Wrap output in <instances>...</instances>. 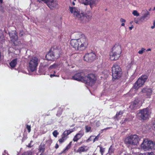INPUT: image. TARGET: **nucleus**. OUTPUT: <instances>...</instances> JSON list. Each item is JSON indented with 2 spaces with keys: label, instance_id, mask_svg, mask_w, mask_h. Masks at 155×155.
I'll return each instance as SVG.
<instances>
[{
  "label": "nucleus",
  "instance_id": "1",
  "mask_svg": "<svg viewBox=\"0 0 155 155\" xmlns=\"http://www.w3.org/2000/svg\"><path fill=\"white\" fill-rule=\"evenodd\" d=\"M96 80V77L94 74H89L85 76L84 72L80 73L78 72V81L84 82L87 85L92 86L95 83Z\"/></svg>",
  "mask_w": 155,
  "mask_h": 155
},
{
  "label": "nucleus",
  "instance_id": "2",
  "mask_svg": "<svg viewBox=\"0 0 155 155\" xmlns=\"http://www.w3.org/2000/svg\"><path fill=\"white\" fill-rule=\"evenodd\" d=\"M88 43L84 35L81 32H78V50L82 51L87 48Z\"/></svg>",
  "mask_w": 155,
  "mask_h": 155
},
{
  "label": "nucleus",
  "instance_id": "3",
  "mask_svg": "<svg viewBox=\"0 0 155 155\" xmlns=\"http://www.w3.org/2000/svg\"><path fill=\"white\" fill-rule=\"evenodd\" d=\"M39 61L36 57H33L28 63V69L31 71L33 72L37 70Z\"/></svg>",
  "mask_w": 155,
  "mask_h": 155
},
{
  "label": "nucleus",
  "instance_id": "4",
  "mask_svg": "<svg viewBox=\"0 0 155 155\" xmlns=\"http://www.w3.org/2000/svg\"><path fill=\"white\" fill-rule=\"evenodd\" d=\"M92 18V13L90 11H87L86 13L78 12V20L82 23L89 21Z\"/></svg>",
  "mask_w": 155,
  "mask_h": 155
},
{
  "label": "nucleus",
  "instance_id": "5",
  "mask_svg": "<svg viewBox=\"0 0 155 155\" xmlns=\"http://www.w3.org/2000/svg\"><path fill=\"white\" fill-rule=\"evenodd\" d=\"M140 138L137 135H131L126 138L125 140V143L133 146H137L139 143Z\"/></svg>",
  "mask_w": 155,
  "mask_h": 155
},
{
  "label": "nucleus",
  "instance_id": "6",
  "mask_svg": "<svg viewBox=\"0 0 155 155\" xmlns=\"http://www.w3.org/2000/svg\"><path fill=\"white\" fill-rule=\"evenodd\" d=\"M113 79H116L121 77L122 70L120 67L117 64H114L112 68Z\"/></svg>",
  "mask_w": 155,
  "mask_h": 155
},
{
  "label": "nucleus",
  "instance_id": "7",
  "mask_svg": "<svg viewBox=\"0 0 155 155\" xmlns=\"http://www.w3.org/2000/svg\"><path fill=\"white\" fill-rule=\"evenodd\" d=\"M141 147L145 150H154L155 148V142L148 140L147 139H145L141 144Z\"/></svg>",
  "mask_w": 155,
  "mask_h": 155
},
{
  "label": "nucleus",
  "instance_id": "8",
  "mask_svg": "<svg viewBox=\"0 0 155 155\" xmlns=\"http://www.w3.org/2000/svg\"><path fill=\"white\" fill-rule=\"evenodd\" d=\"M148 77L146 75H142L139 78L135 83L133 87L130 90L131 92L133 89L137 90L140 87H141L146 81Z\"/></svg>",
  "mask_w": 155,
  "mask_h": 155
},
{
  "label": "nucleus",
  "instance_id": "9",
  "mask_svg": "<svg viewBox=\"0 0 155 155\" xmlns=\"http://www.w3.org/2000/svg\"><path fill=\"white\" fill-rule=\"evenodd\" d=\"M149 114V109L147 108L140 110L137 113V116L140 119L144 120L148 118Z\"/></svg>",
  "mask_w": 155,
  "mask_h": 155
},
{
  "label": "nucleus",
  "instance_id": "10",
  "mask_svg": "<svg viewBox=\"0 0 155 155\" xmlns=\"http://www.w3.org/2000/svg\"><path fill=\"white\" fill-rule=\"evenodd\" d=\"M83 57L85 61L89 62L94 61L97 58L95 53L93 51L86 54Z\"/></svg>",
  "mask_w": 155,
  "mask_h": 155
},
{
  "label": "nucleus",
  "instance_id": "11",
  "mask_svg": "<svg viewBox=\"0 0 155 155\" xmlns=\"http://www.w3.org/2000/svg\"><path fill=\"white\" fill-rule=\"evenodd\" d=\"M99 2V0H81L80 2L85 5H89L91 8L95 6Z\"/></svg>",
  "mask_w": 155,
  "mask_h": 155
},
{
  "label": "nucleus",
  "instance_id": "12",
  "mask_svg": "<svg viewBox=\"0 0 155 155\" xmlns=\"http://www.w3.org/2000/svg\"><path fill=\"white\" fill-rule=\"evenodd\" d=\"M8 34L10 38L11 41L15 45H17L16 42L18 40V36L16 31H9L8 32Z\"/></svg>",
  "mask_w": 155,
  "mask_h": 155
},
{
  "label": "nucleus",
  "instance_id": "13",
  "mask_svg": "<svg viewBox=\"0 0 155 155\" xmlns=\"http://www.w3.org/2000/svg\"><path fill=\"white\" fill-rule=\"evenodd\" d=\"M45 1L48 7L51 10L54 9L58 5V2L57 0H47Z\"/></svg>",
  "mask_w": 155,
  "mask_h": 155
},
{
  "label": "nucleus",
  "instance_id": "14",
  "mask_svg": "<svg viewBox=\"0 0 155 155\" xmlns=\"http://www.w3.org/2000/svg\"><path fill=\"white\" fill-rule=\"evenodd\" d=\"M141 105L138 100H135L132 102L129 107L131 109L135 110L139 108Z\"/></svg>",
  "mask_w": 155,
  "mask_h": 155
},
{
  "label": "nucleus",
  "instance_id": "15",
  "mask_svg": "<svg viewBox=\"0 0 155 155\" xmlns=\"http://www.w3.org/2000/svg\"><path fill=\"white\" fill-rule=\"evenodd\" d=\"M122 50L120 45L118 44H116L112 48V52L120 54Z\"/></svg>",
  "mask_w": 155,
  "mask_h": 155
},
{
  "label": "nucleus",
  "instance_id": "16",
  "mask_svg": "<svg viewBox=\"0 0 155 155\" xmlns=\"http://www.w3.org/2000/svg\"><path fill=\"white\" fill-rule=\"evenodd\" d=\"M120 56V54L111 52L110 54V59L112 61L117 60Z\"/></svg>",
  "mask_w": 155,
  "mask_h": 155
},
{
  "label": "nucleus",
  "instance_id": "17",
  "mask_svg": "<svg viewBox=\"0 0 155 155\" xmlns=\"http://www.w3.org/2000/svg\"><path fill=\"white\" fill-rule=\"evenodd\" d=\"M141 91L143 93H146V95L148 96H150L152 92V89L149 88L144 87L141 90Z\"/></svg>",
  "mask_w": 155,
  "mask_h": 155
},
{
  "label": "nucleus",
  "instance_id": "18",
  "mask_svg": "<svg viewBox=\"0 0 155 155\" xmlns=\"http://www.w3.org/2000/svg\"><path fill=\"white\" fill-rule=\"evenodd\" d=\"M150 13L147 11L146 13H145L143 16H142L140 18V20L143 21L144 20H147L150 18Z\"/></svg>",
  "mask_w": 155,
  "mask_h": 155
},
{
  "label": "nucleus",
  "instance_id": "19",
  "mask_svg": "<svg viewBox=\"0 0 155 155\" xmlns=\"http://www.w3.org/2000/svg\"><path fill=\"white\" fill-rule=\"evenodd\" d=\"M69 9L71 12L73 13L74 16H78V9L77 7H69Z\"/></svg>",
  "mask_w": 155,
  "mask_h": 155
},
{
  "label": "nucleus",
  "instance_id": "20",
  "mask_svg": "<svg viewBox=\"0 0 155 155\" xmlns=\"http://www.w3.org/2000/svg\"><path fill=\"white\" fill-rule=\"evenodd\" d=\"M18 59L15 58L12 60L9 63L10 66L12 69L14 68L15 67L17 64Z\"/></svg>",
  "mask_w": 155,
  "mask_h": 155
},
{
  "label": "nucleus",
  "instance_id": "21",
  "mask_svg": "<svg viewBox=\"0 0 155 155\" xmlns=\"http://www.w3.org/2000/svg\"><path fill=\"white\" fill-rule=\"evenodd\" d=\"M70 44L75 49H78V39H72Z\"/></svg>",
  "mask_w": 155,
  "mask_h": 155
},
{
  "label": "nucleus",
  "instance_id": "22",
  "mask_svg": "<svg viewBox=\"0 0 155 155\" xmlns=\"http://www.w3.org/2000/svg\"><path fill=\"white\" fill-rule=\"evenodd\" d=\"M60 52L59 50L58 49H54L52 54V56L54 57L55 58H57L60 56Z\"/></svg>",
  "mask_w": 155,
  "mask_h": 155
},
{
  "label": "nucleus",
  "instance_id": "23",
  "mask_svg": "<svg viewBox=\"0 0 155 155\" xmlns=\"http://www.w3.org/2000/svg\"><path fill=\"white\" fill-rule=\"evenodd\" d=\"M45 149V146L44 144L41 143L39 146V151L40 152L43 153L44 152Z\"/></svg>",
  "mask_w": 155,
  "mask_h": 155
},
{
  "label": "nucleus",
  "instance_id": "24",
  "mask_svg": "<svg viewBox=\"0 0 155 155\" xmlns=\"http://www.w3.org/2000/svg\"><path fill=\"white\" fill-rule=\"evenodd\" d=\"M74 75L71 78V79L78 81V72L77 71H75L74 72H73L72 73V74H74Z\"/></svg>",
  "mask_w": 155,
  "mask_h": 155
},
{
  "label": "nucleus",
  "instance_id": "25",
  "mask_svg": "<svg viewBox=\"0 0 155 155\" xmlns=\"http://www.w3.org/2000/svg\"><path fill=\"white\" fill-rule=\"evenodd\" d=\"M72 132V131L70 130H66L64 131L62 135L67 138V136Z\"/></svg>",
  "mask_w": 155,
  "mask_h": 155
},
{
  "label": "nucleus",
  "instance_id": "26",
  "mask_svg": "<svg viewBox=\"0 0 155 155\" xmlns=\"http://www.w3.org/2000/svg\"><path fill=\"white\" fill-rule=\"evenodd\" d=\"M71 143L72 142H70L69 144L65 147V149H64L63 151L61 153V154L62 153L65 152L66 150H68L71 147Z\"/></svg>",
  "mask_w": 155,
  "mask_h": 155
},
{
  "label": "nucleus",
  "instance_id": "27",
  "mask_svg": "<svg viewBox=\"0 0 155 155\" xmlns=\"http://www.w3.org/2000/svg\"><path fill=\"white\" fill-rule=\"evenodd\" d=\"M87 148L86 146L81 147L78 149V152H84L87 150Z\"/></svg>",
  "mask_w": 155,
  "mask_h": 155
},
{
  "label": "nucleus",
  "instance_id": "28",
  "mask_svg": "<svg viewBox=\"0 0 155 155\" xmlns=\"http://www.w3.org/2000/svg\"><path fill=\"white\" fill-rule=\"evenodd\" d=\"M123 113V112L122 111H120L118 112H117L115 116L114 117V119H117L118 117H119V115H121Z\"/></svg>",
  "mask_w": 155,
  "mask_h": 155
},
{
  "label": "nucleus",
  "instance_id": "29",
  "mask_svg": "<svg viewBox=\"0 0 155 155\" xmlns=\"http://www.w3.org/2000/svg\"><path fill=\"white\" fill-rule=\"evenodd\" d=\"M52 143V140L51 139H49L46 140V144L48 147H50Z\"/></svg>",
  "mask_w": 155,
  "mask_h": 155
},
{
  "label": "nucleus",
  "instance_id": "30",
  "mask_svg": "<svg viewBox=\"0 0 155 155\" xmlns=\"http://www.w3.org/2000/svg\"><path fill=\"white\" fill-rule=\"evenodd\" d=\"M67 139V137H65L63 135H62V138L58 140V141L60 143L63 142Z\"/></svg>",
  "mask_w": 155,
  "mask_h": 155
},
{
  "label": "nucleus",
  "instance_id": "31",
  "mask_svg": "<svg viewBox=\"0 0 155 155\" xmlns=\"http://www.w3.org/2000/svg\"><path fill=\"white\" fill-rule=\"evenodd\" d=\"M153 153L152 152H151L150 153L148 152L143 153H140V154H139L138 155H153Z\"/></svg>",
  "mask_w": 155,
  "mask_h": 155
},
{
  "label": "nucleus",
  "instance_id": "32",
  "mask_svg": "<svg viewBox=\"0 0 155 155\" xmlns=\"http://www.w3.org/2000/svg\"><path fill=\"white\" fill-rule=\"evenodd\" d=\"M84 134L83 131H80L78 133V140L83 136Z\"/></svg>",
  "mask_w": 155,
  "mask_h": 155
},
{
  "label": "nucleus",
  "instance_id": "33",
  "mask_svg": "<svg viewBox=\"0 0 155 155\" xmlns=\"http://www.w3.org/2000/svg\"><path fill=\"white\" fill-rule=\"evenodd\" d=\"M32 152L30 151H28L23 153L22 155H32Z\"/></svg>",
  "mask_w": 155,
  "mask_h": 155
},
{
  "label": "nucleus",
  "instance_id": "34",
  "mask_svg": "<svg viewBox=\"0 0 155 155\" xmlns=\"http://www.w3.org/2000/svg\"><path fill=\"white\" fill-rule=\"evenodd\" d=\"M52 134L54 137H57V135L59 133L58 132L57 130H55L53 132Z\"/></svg>",
  "mask_w": 155,
  "mask_h": 155
},
{
  "label": "nucleus",
  "instance_id": "35",
  "mask_svg": "<svg viewBox=\"0 0 155 155\" xmlns=\"http://www.w3.org/2000/svg\"><path fill=\"white\" fill-rule=\"evenodd\" d=\"M145 50L146 49L145 48H141L140 50L138 51V53L140 54H142Z\"/></svg>",
  "mask_w": 155,
  "mask_h": 155
},
{
  "label": "nucleus",
  "instance_id": "36",
  "mask_svg": "<svg viewBox=\"0 0 155 155\" xmlns=\"http://www.w3.org/2000/svg\"><path fill=\"white\" fill-rule=\"evenodd\" d=\"M86 131V132H88L90 131L91 127L88 126H86L85 127Z\"/></svg>",
  "mask_w": 155,
  "mask_h": 155
},
{
  "label": "nucleus",
  "instance_id": "37",
  "mask_svg": "<svg viewBox=\"0 0 155 155\" xmlns=\"http://www.w3.org/2000/svg\"><path fill=\"white\" fill-rule=\"evenodd\" d=\"M132 14L134 16H138L139 15V14L138 13V12L136 10H134Z\"/></svg>",
  "mask_w": 155,
  "mask_h": 155
},
{
  "label": "nucleus",
  "instance_id": "38",
  "mask_svg": "<svg viewBox=\"0 0 155 155\" xmlns=\"http://www.w3.org/2000/svg\"><path fill=\"white\" fill-rule=\"evenodd\" d=\"M26 128L28 130V132L30 133L31 131V127L30 125H26Z\"/></svg>",
  "mask_w": 155,
  "mask_h": 155
},
{
  "label": "nucleus",
  "instance_id": "39",
  "mask_svg": "<svg viewBox=\"0 0 155 155\" xmlns=\"http://www.w3.org/2000/svg\"><path fill=\"white\" fill-rule=\"evenodd\" d=\"M114 151V150L112 147L111 146L109 149V153L110 154H111L113 153Z\"/></svg>",
  "mask_w": 155,
  "mask_h": 155
},
{
  "label": "nucleus",
  "instance_id": "40",
  "mask_svg": "<svg viewBox=\"0 0 155 155\" xmlns=\"http://www.w3.org/2000/svg\"><path fill=\"white\" fill-rule=\"evenodd\" d=\"M100 151L102 155H103V153L104 152V148H103L102 147H100Z\"/></svg>",
  "mask_w": 155,
  "mask_h": 155
},
{
  "label": "nucleus",
  "instance_id": "41",
  "mask_svg": "<svg viewBox=\"0 0 155 155\" xmlns=\"http://www.w3.org/2000/svg\"><path fill=\"white\" fill-rule=\"evenodd\" d=\"M62 114V111L61 110H58L56 114V115L58 117H60Z\"/></svg>",
  "mask_w": 155,
  "mask_h": 155
},
{
  "label": "nucleus",
  "instance_id": "42",
  "mask_svg": "<svg viewBox=\"0 0 155 155\" xmlns=\"http://www.w3.org/2000/svg\"><path fill=\"white\" fill-rule=\"evenodd\" d=\"M73 140L74 141H77L78 140V134H76Z\"/></svg>",
  "mask_w": 155,
  "mask_h": 155
},
{
  "label": "nucleus",
  "instance_id": "43",
  "mask_svg": "<svg viewBox=\"0 0 155 155\" xmlns=\"http://www.w3.org/2000/svg\"><path fill=\"white\" fill-rule=\"evenodd\" d=\"M0 11L2 13H3L4 11V8L2 5H0Z\"/></svg>",
  "mask_w": 155,
  "mask_h": 155
},
{
  "label": "nucleus",
  "instance_id": "44",
  "mask_svg": "<svg viewBox=\"0 0 155 155\" xmlns=\"http://www.w3.org/2000/svg\"><path fill=\"white\" fill-rule=\"evenodd\" d=\"M140 21H141V20H140V18L139 19L135 20H134V22L137 24H139V22Z\"/></svg>",
  "mask_w": 155,
  "mask_h": 155
},
{
  "label": "nucleus",
  "instance_id": "45",
  "mask_svg": "<svg viewBox=\"0 0 155 155\" xmlns=\"http://www.w3.org/2000/svg\"><path fill=\"white\" fill-rule=\"evenodd\" d=\"M24 32L23 31H21L19 33V35L20 36H22L24 35Z\"/></svg>",
  "mask_w": 155,
  "mask_h": 155
},
{
  "label": "nucleus",
  "instance_id": "46",
  "mask_svg": "<svg viewBox=\"0 0 155 155\" xmlns=\"http://www.w3.org/2000/svg\"><path fill=\"white\" fill-rule=\"evenodd\" d=\"M120 21L122 23H125L126 22V20L124 19L121 18L120 19Z\"/></svg>",
  "mask_w": 155,
  "mask_h": 155
},
{
  "label": "nucleus",
  "instance_id": "47",
  "mask_svg": "<svg viewBox=\"0 0 155 155\" xmlns=\"http://www.w3.org/2000/svg\"><path fill=\"white\" fill-rule=\"evenodd\" d=\"M98 136L96 137L94 139L93 142H94L95 141H97L98 140Z\"/></svg>",
  "mask_w": 155,
  "mask_h": 155
},
{
  "label": "nucleus",
  "instance_id": "48",
  "mask_svg": "<svg viewBox=\"0 0 155 155\" xmlns=\"http://www.w3.org/2000/svg\"><path fill=\"white\" fill-rule=\"evenodd\" d=\"M50 76L51 78H52L53 77H54V76H56V77H58L59 76L58 75L57 76L56 75H55L54 74H51Z\"/></svg>",
  "mask_w": 155,
  "mask_h": 155
},
{
  "label": "nucleus",
  "instance_id": "49",
  "mask_svg": "<svg viewBox=\"0 0 155 155\" xmlns=\"http://www.w3.org/2000/svg\"><path fill=\"white\" fill-rule=\"evenodd\" d=\"M39 2H41V1L45 3V0H37ZM47 0H45V1H46Z\"/></svg>",
  "mask_w": 155,
  "mask_h": 155
},
{
  "label": "nucleus",
  "instance_id": "50",
  "mask_svg": "<svg viewBox=\"0 0 155 155\" xmlns=\"http://www.w3.org/2000/svg\"><path fill=\"white\" fill-rule=\"evenodd\" d=\"M58 147H59L57 143H56L55 146V148L57 149H58Z\"/></svg>",
  "mask_w": 155,
  "mask_h": 155
},
{
  "label": "nucleus",
  "instance_id": "51",
  "mask_svg": "<svg viewBox=\"0 0 155 155\" xmlns=\"http://www.w3.org/2000/svg\"><path fill=\"white\" fill-rule=\"evenodd\" d=\"M54 66H55V65L54 64H53L52 65H51L50 66V68H53L54 67Z\"/></svg>",
  "mask_w": 155,
  "mask_h": 155
},
{
  "label": "nucleus",
  "instance_id": "52",
  "mask_svg": "<svg viewBox=\"0 0 155 155\" xmlns=\"http://www.w3.org/2000/svg\"><path fill=\"white\" fill-rule=\"evenodd\" d=\"M111 128L112 127H107L106 128H105L103 130H106L107 129H109Z\"/></svg>",
  "mask_w": 155,
  "mask_h": 155
},
{
  "label": "nucleus",
  "instance_id": "53",
  "mask_svg": "<svg viewBox=\"0 0 155 155\" xmlns=\"http://www.w3.org/2000/svg\"><path fill=\"white\" fill-rule=\"evenodd\" d=\"M133 28V25H132L131 26V27H129V29L130 30H132V29Z\"/></svg>",
  "mask_w": 155,
  "mask_h": 155
},
{
  "label": "nucleus",
  "instance_id": "54",
  "mask_svg": "<svg viewBox=\"0 0 155 155\" xmlns=\"http://www.w3.org/2000/svg\"><path fill=\"white\" fill-rule=\"evenodd\" d=\"M2 58V53L1 51V50H0V60Z\"/></svg>",
  "mask_w": 155,
  "mask_h": 155
},
{
  "label": "nucleus",
  "instance_id": "55",
  "mask_svg": "<svg viewBox=\"0 0 155 155\" xmlns=\"http://www.w3.org/2000/svg\"><path fill=\"white\" fill-rule=\"evenodd\" d=\"M28 147H31V144L30 143H29L28 144Z\"/></svg>",
  "mask_w": 155,
  "mask_h": 155
},
{
  "label": "nucleus",
  "instance_id": "56",
  "mask_svg": "<svg viewBox=\"0 0 155 155\" xmlns=\"http://www.w3.org/2000/svg\"><path fill=\"white\" fill-rule=\"evenodd\" d=\"M155 26L154 25H153L152 26H151V28L152 29H154L155 28Z\"/></svg>",
  "mask_w": 155,
  "mask_h": 155
},
{
  "label": "nucleus",
  "instance_id": "57",
  "mask_svg": "<svg viewBox=\"0 0 155 155\" xmlns=\"http://www.w3.org/2000/svg\"><path fill=\"white\" fill-rule=\"evenodd\" d=\"M50 55H51L50 53H49L48 54H47L46 55V57L47 58L48 56H50Z\"/></svg>",
  "mask_w": 155,
  "mask_h": 155
},
{
  "label": "nucleus",
  "instance_id": "58",
  "mask_svg": "<svg viewBox=\"0 0 155 155\" xmlns=\"http://www.w3.org/2000/svg\"><path fill=\"white\" fill-rule=\"evenodd\" d=\"M151 49L150 48H148L147 50V51H151Z\"/></svg>",
  "mask_w": 155,
  "mask_h": 155
},
{
  "label": "nucleus",
  "instance_id": "59",
  "mask_svg": "<svg viewBox=\"0 0 155 155\" xmlns=\"http://www.w3.org/2000/svg\"><path fill=\"white\" fill-rule=\"evenodd\" d=\"M124 23H122L121 24L122 26H124Z\"/></svg>",
  "mask_w": 155,
  "mask_h": 155
},
{
  "label": "nucleus",
  "instance_id": "60",
  "mask_svg": "<svg viewBox=\"0 0 155 155\" xmlns=\"http://www.w3.org/2000/svg\"><path fill=\"white\" fill-rule=\"evenodd\" d=\"M153 25H154L155 26V20H154L153 21Z\"/></svg>",
  "mask_w": 155,
  "mask_h": 155
},
{
  "label": "nucleus",
  "instance_id": "61",
  "mask_svg": "<svg viewBox=\"0 0 155 155\" xmlns=\"http://www.w3.org/2000/svg\"><path fill=\"white\" fill-rule=\"evenodd\" d=\"M99 121L97 122V123H96V124L97 125H98L99 126Z\"/></svg>",
  "mask_w": 155,
  "mask_h": 155
},
{
  "label": "nucleus",
  "instance_id": "62",
  "mask_svg": "<svg viewBox=\"0 0 155 155\" xmlns=\"http://www.w3.org/2000/svg\"><path fill=\"white\" fill-rule=\"evenodd\" d=\"M3 2V0H0V3H2Z\"/></svg>",
  "mask_w": 155,
  "mask_h": 155
},
{
  "label": "nucleus",
  "instance_id": "63",
  "mask_svg": "<svg viewBox=\"0 0 155 155\" xmlns=\"http://www.w3.org/2000/svg\"><path fill=\"white\" fill-rule=\"evenodd\" d=\"M72 4L73 5H75V3L74 2H72Z\"/></svg>",
  "mask_w": 155,
  "mask_h": 155
},
{
  "label": "nucleus",
  "instance_id": "64",
  "mask_svg": "<svg viewBox=\"0 0 155 155\" xmlns=\"http://www.w3.org/2000/svg\"><path fill=\"white\" fill-rule=\"evenodd\" d=\"M154 129L155 130V124L153 125Z\"/></svg>",
  "mask_w": 155,
  "mask_h": 155
}]
</instances>
